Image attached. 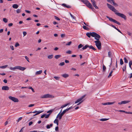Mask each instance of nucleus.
<instances>
[{"mask_svg":"<svg viewBox=\"0 0 132 132\" xmlns=\"http://www.w3.org/2000/svg\"><path fill=\"white\" fill-rule=\"evenodd\" d=\"M107 5L108 8L112 11L115 12V14L116 15L124 19L125 20H126L127 18L125 15L119 12H117L118 11V10H116L113 6L107 3Z\"/></svg>","mask_w":132,"mask_h":132,"instance_id":"f257e3e1","label":"nucleus"},{"mask_svg":"<svg viewBox=\"0 0 132 132\" xmlns=\"http://www.w3.org/2000/svg\"><path fill=\"white\" fill-rule=\"evenodd\" d=\"M26 69V68L22 67L20 66H17L12 68V67L10 68V69L11 70L15 71L16 69H18L21 71H24Z\"/></svg>","mask_w":132,"mask_h":132,"instance_id":"f03ea898","label":"nucleus"},{"mask_svg":"<svg viewBox=\"0 0 132 132\" xmlns=\"http://www.w3.org/2000/svg\"><path fill=\"white\" fill-rule=\"evenodd\" d=\"M94 43L98 49L101 50V44L100 41L99 40H96L94 41Z\"/></svg>","mask_w":132,"mask_h":132,"instance_id":"7ed1b4c3","label":"nucleus"},{"mask_svg":"<svg viewBox=\"0 0 132 132\" xmlns=\"http://www.w3.org/2000/svg\"><path fill=\"white\" fill-rule=\"evenodd\" d=\"M106 18H108L110 21L112 22L119 25H120L121 24V23L120 22L117 21L116 20L113 19L112 18L109 17L108 16H106Z\"/></svg>","mask_w":132,"mask_h":132,"instance_id":"20e7f679","label":"nucleus"},{"mask_svg":"<svg viewBox=\"0 0 132 132\" xmlns=\"http://www.w3.org/2000/svg\"><path fill=\"white\" fill-rule=\"evenodd\" d=\"M93 34L92 35L93 36L92 37H94L95 39L97 40H99L101 37V36L99 35L94 32H93Z\"/></svg>","mask_w":132,"mask_h":132,"instance_id":"39448f33","label":"nucleus"},{"mask_svg":"<svg viewBox=\"0 0 132 132\" xmlns=\"http://www.w3.org/2000/svg\"><path fill=\"white\" fill-rule=\"evenodd\" d=\"M54 97L53 95H50L48 94H47L44 95L41 97V98H53Z\"/></svg>","mask_w":132,"mask_h":132,"instance_id":"423d86ee","label":"nucleus"},{"mask_svg":"<svg viewBox=\"0 0 132 132\" xmlns=\"http://www.w3.org/2000/svg\"><path fill=\"white\" fill-rule=\"evenodd\" d=\"M9 98L15 102H19L18 99L15 97L10 96L9 97Z\"/></svg>","mask_w":132,"mask_h":132,"instance_id":"0eeeda50","label":"nucleus"},{"mask_svg":"<svg viewBox=\"0 0 132 132\" xmlns=\"http://www.w3.org/2000/svg\"><path fill=\"white\" fill-rule=\"evenodd\" d=\"M86 95H84L82 96L81 97L78 99L75 102V104L77 103L78 102H80L81 101H83V100H82L85 97Z\"/></svg>","mask_w":132,"mask_h":132,"instance_id":"6e6552de","label":"nucleus"},{"mask_svg":"<svg viewBox=\"0 0 132 132\" xmlns=\"http://www.w3.org/2000/svg\"><path fill=\"white\" fill-rule=\"evenodd\" d=\"M92 4L96 9H98V7L96 6V3L94 0H91Z\"/></svg>","mask_w":132,"mask_h":132,"instance_id":"1a4fd4ad","label":"nucleus"},{"mask_svg":"<svg viewBox=\"0 0 132 132\" xmlns=\"http://www.w3.org/2000/svg\"><path fill=\"white\" fill-rule=\"evenodd\" d=\"M63 115V114L62 113H59L57 115L56 118H58L60 120L61 119Z\"/></svg>","mask_w":132,"mask_h":132,"instance_id":"9d476101","label":"nucleus"},{"mask_svg":"<svg viewBox=\"0 0 132 132\" xmlns=\"http://www.w3.org/2000/svg\"><path fill=\"white\" fill-rule=\"evenodd\" d=\"M86 6L88 7L91 9L92 10L94 9V8L92 6V4L89 2H88V3L87 4Z\"/></svg>","mask_w":132,"mask_h":132,"instance_id":"9b49d317","label":"nucleus"},{"mask_svg":"<svg viewBox=\"0 0 132 132\" xmlns=\"http://www.w3.org/2000/svg\"><path fill=\"white\" fill-rule=\"evenodd\" d=\"M9 89V87L7 86H3L2 87V89L3 90H8Z\"/></svg>","mask_w":132,"mask_h":132,"instance_id":"f8f14e48","label":"nucleus"},{"mask_svg":"<svg viewBox=\"0 0 132 132\" xmlns=\"http://www.w3.org/2000/svg\"><path fill=\"white\" fill-rule=\"evenodd\" d=\"M93 32H90L89 33L87 32L86 34V35L88 37L90 38V36H91L92 37L93 36L92 35L93 34Z\"/></svg>","mask_w":132,"mask_h":132,"instance_id":"ddd939ff","label":"nucleus"},{"mask_svg":"<svg viewBox=\"0 0 132 132\" xmlns=\"http://www.w3.org/2000/svg\"><path fill=\"white\" fill-rule=\"evenodd\" d=\"M62 5L63 7H66L68 8H71V6L69 5H67L66 4L64 3L62 4Z\"/></svg>","mask_w":132,"mask_h":132,"instance_id":"4468645a","label":"nucleus"},{"mask_svg":"<svg viewBox=\"0 0 132 132\" xmlns=\"http://www.w3.org/2000/svg\"><path fill=\"white\" fill-rule=\"evenodd\" d=\"M81 1L83 3L86 5L88 3V1L87 0H81Z\"/></svg>","mask_w":132,"mask_h":132,"instance_id":"2eb2a0df","label":"nucleus"},{"mask_svg":"<svg viewBox=\"0 0 132 132\" xmlns=\"http://www.w3.org/2000/svg\"><path fill=\"white\" fill-rule=\"evenodd\" d=\"M90 45H86L85 46L83 47L82 48V49L84 50L87 48L88 47H89V48Z\"/></svg>","mask_w":132,"mask_h":132,"instance_id":"dca6fc26","label":"nucleus"},{"mask_svg":"<svg viewBox=\"0 0 132 132\" xmlns=\"http://www.w3.org/2000/svg\"><path fill=\"white\" fill-rule=\"evenodd\" d=\"M59 121L58 119H57V118H56L54 121V123L56 124L58 126L59 125Z\"/></svg>","mask_w":132,"mask_h":132,"instance_id":"f3484780","label":"nucleus"},{"mask_svg":"<svg viewBox=\"0 0 132 132\" xmlns=\"http://www.w3.org/2000/svg\"><path fill=\"white\" fill-rule=\"evenodd\" d=\"M63 77L66 78L67 77H69V75L68 74L66 73H65L63 74H62L61 75Z\"/></svg>","mask_w":132,"mask_h":132,"instance_id":"a211bd4d","label":"nucleus"},{"mask_svg":"<svg viewBox=\"0 0 132 132\" xmlns=\"http://www.w3.org/2000/svg\"><path fill=\"white\" fill-rule=\"evenodd\" d=\"M53 124L52 123L50 124L49 125H47L46 126V128L47 129H50V127H52L53 126Z\"/></svg>","mask_w":132,"mask_h":132,"instance_id":"6ab92c4d","label":"nucleus"},{"mask_svg":"<svg viewBox=\"0 0 132 132\" xmlns=\"http://www.w3.org/2000/svg\"><path fill=\"white\" fill-rule=\"evenodd\" d=\"M42 72V70H40L38 71H37L35 73V75H38L40 74Z\"/></svg>","mask_w":132,"mask_h":132,"instance_id":"aec40b11","label":"nucleus"},{"mask_svg":"<svg viewBox=\"0 0 132 132\" xmlns=\"http://www.w3.org/2000/svg\"><path fill=\"white\" fill-rule=\"evenodd\" d=\"M69 104V103H68L64 105H63L61 106V107H60V108L62 109L64 108L65 107L67 106H68V105Z\"/></svg>","mask_w":132,"mask_h":132,"instance_id":"412c9836","label":"nucleus"},{"mask_svg":"<svg viewBox=\"0 0 132 132\" xmlns=\"http://www.w3.org/2000/svg\"><path fill=\"white\" fill-rule=\"evenodd\" d=\"M126 65L125 64L123 66L122 68V70L123 72H124L125 71H126Z\"/></svg>","mask_w":132,"mask_h":132,"instance_id":"4be33fe9","label":"nucleus"},{"mask_svg":"<svg viewBox=\"0 0 132 132\" xmlns=\"http://www.w3.org/2000/svg\"><path fill=\"white\" fill-rule=\"evenodd\" d=\"M112 3H113V5L115 6H118V5L115 2L114 0H111Z\"/></svg>","mask_w":132,"mask_h":132,"instance_id":"5701e85b","label":"nucleus"},{"mask_svg":"<svg viewBox=\"0 0 132 132\" xmlns=\"http://www.w3.org/2000/svg\"><path fill=\"white\" fill-rule=\"evenodd\" d=\"M38 112H37V113H36L35 114H34L33 115V116H35L37 115L40 114V113L43 112V111H39Z\"/></svg>","mask_w":132,"mask_h":132,"instance_id":"b1692460","label":"nucleus"},{"mask_svg":"<svg viewBox=\"0 0 132 132\" xmlns=\"http://www.w3.org/2000/svg\"><path fill=\"white\" fill-rule=\"evenodd\" d=\"M18 7V5L16 4H14L12 6V7L14 9H17Z\"/></svg>","mask_w":132,"mask_h":132,"instance_id":"393cba45","label":"nucleus"},{"mask_svg":"<svg viewBox=\"0 0 132 132\" xmlns=\"http://www.w3.org/2000/svg\"><path fill=\"white\" fill-rule=\"evenodd\" d=\"M130 102L129 101H122V104H125L126 103H128Z\"/></svg>","mask_w":132,"mask_h":132,"instance_id":"a878e982","label":"nucleus"},{"mask_svg":"<svg viewBox=\"0 0 132 132\" xmlns=\"http://www.w3.org/2000/svg\"><path fill=\"white\" fill-rule=\"evenodd\" d=\"M61 55H55L54 56V57L55 59H58L61 57Z\"/></svg>","mask_w":132,"mask_h":132,"instance_id":"bb28decb","label":"nucleus"},{"mask_svg":"<svg viewBox=\"0 0 132 132\" xmlns=\"http://www.w3.org/2000/svg\"><path fill=\"white\" fill-rule=\"evenodd\" d=\"M89 49H92L94 51H95L96 50V49L92 45H90Z\"/></svg>","mask_w":132,"mask_h":132,"instance_id":"cd10ccee","label":"nucleus"},{"mask_svg":"<svg viewBox=\"0 0 132 132\" xmlns=\"http://www.w3.org/2000/svg\"><path fill=\"white\" fill-rule=\"evenodd\" d=\"M68 111L69 110L68 108H67L63 111L62 113L64 115L67 111Z\"/></svg>","mask_w":132,"mask_h":132,"instance_id":"c85d7f7f","label":"nucleus"},{"mask_svg":"<svg viewBox=\"0 0 132 132\" xmlns=\"http://www.w3.org/2000/svg\"><path fill=\"white\" fill-rule=\"evenodd\" d=\"M53 57V55H48L47 56V57L48 59H51Z\"/></svg>","mask_w":132,"mask_h":132,"instance_id":"c756f323","label":"nucleus"},{"mask_svg":"<svg viewBox=\"0 0 132 132\" xmlns=\"http://www.w3.org/2000/svg\"><path fill=\"white\" fill-rule=\"evenodd\" d=\"M106 69V67L104 65H103V72H104L105 71Z\"/></svg>","mask_w":132,"mask_h":132,"instance_id":"7c9ffc66","label":"nucleus"},{"mask_svg":"<svg viewBox=\"0 0 132 132\" xmlns=\"http://www.w3.org/2000/svg\"><path fill=\"white\" fill-rule=\"evenodd\" d=\"M8 66V65H4V66H2L0 67V68L2 69H4L5 68H6V67H7Z\"/></svg>","mask_w":132,"mask_h":132,"instance_id":"2f4dec72","label":"nucleus"},{"mask_svg":"<svg viewBox=\"0 0 132 132\" xmlns=\"http://www.w3.org/2000/svg\"><path fill=\"white\" fill-rule=\"evenodd\" d=\"M131 65H132V61H130L129 62V65L130 68H131V69H132L131 67Z\"/></svg>","mask_w":132,"mask_h":132,"instance_id":"473e14b6","label":"nucleus"},{"mask_svg":"<svg viewBox=\"0 0 132 132\" xmlns=\"http://www.w3.org/2000/svg\"><path fill=\"white\" fill-rule=\"evenodd\" d=\"M113 72V70H112L111 72H110V73L109 75H108V78H110L111 76H112V72Z\"/></svg>","mask_w":132,"mask_h":132,"instance_id":"72a5a7b5","label":"nucleus"},{"mask_svg":"<svg viewBox=\"0 0 132 132\" xmlns=\"http://www.w3.org/2000/svg\"><path fill=\"white\" fill-rule=\"evenodd\" d=\"M108 119H101L100 120L101 121H105L108 120Z\"/></svg>","mask_w":132,"mask_h":132,"instance_id":"f704fd0d","label":"nucleus"},{"mask_svg":"<svg viewBox=\"0 0 132 132\" xmlns=\"http://www.w3.org/2000/svg\"><path fill=\"white\" fill-rule=\"evenodd\" d=\"M123 63V61L122 59H121L120 60V64L121 65H122Z\"/></svg>","mask_w":132,"mask_h":132,"instance_id":"c9c22d12","label":"nucleus"},{"mask_svg":"<svg viewBox=\"0 0 132 132\" xmlns=\"http://www.w3.org/2000/svg\"><path fill=\"white\" fill-rule=\"evenodd\" d=\"M83 28L84 29L86 30H88L89 29L88 28L85 26H84L83 27Z\"/></svg>","mask_w":132,"mask_h":132,"instance_id":"e433bc0d","label":"nucleus"},{"mask_svg":"<svg viewBox=\"0 0 132 132\" xmlns=\"http://www.w3.org/2000/svg\"><path fill=\"white\" fill-rule=\"evenodd\" d=\"M3 21L5 23H6L7 22V20L6 18H3Z\"/></svg>","mask_w":132,"mask_h":132,"instance_id":"4c0bfd02","label":"nucleus"},{"mask_svg":"<svg viewBox=\"0 0 132 132\" xmlns=\"http://www.w3.org/2000/svg\"><path fill=\"white\" fill-rule=\"evenodd\" d=\"M124 62L126 63H128V61L126 57L124 58Z\"/></svg>","mask_w":132,"mask_h":132,"instance_id":"58836bf2","label":"nucleus"},{"mask_svg":"<svg viewBox=\"0 0 132 132\" xmlns=\"http://www.w3.org/2000/svg\"><path fill=\"white\" fill-rule=\"evenodd\" d=\"M115 103V102H108V105H111V104H114Z\"/></svg>","mask_w":132,"mask_h":132,"instance_id":"ea45409f","label":"nucleus"},{"mask_svg":"<svg viewBox=\"0 0 132 132\" xmlns=\"http://www.w3.org/2000/svg\"><path fill=\"white\" fill-rule=\"evenodd\" d=\"M28 88L30 89H31L33 92H35L34 89L31 87H29Z\"/></svg>","mask_w":132,"mask_h":132,"instance_id":"a19ab883","label":"nucleus"},{"mask_svg":"<svg viewBox=\"0 0 132 132\" xmlns=\"http://www.w3.org/2000/svg\"><path fill=\"white\" fill-rule=\"evenodd\" d=\"M72 43V42L71 41H70L68 42V43H67L66 44V45H70Z\"/></svg>","mask_w":132,"mask_h":132,"instance_id":"79ce46f5","label":"nucleus"},{"mask_svg":"<svg viewBox=\"0 0 132 132\" xmlns=\"http://www.w3.org/2000/svg\"><path fill=\"white\" fill-rule=\"evenodd\" d=\"M21 11L20 10V9H18L16 11V12L17 13H20L21 12Z\"/></svg>","mask_w":132,"mask_h":132,"instance_id":"37998d69","label":"nucleus"},{"mask_svg":"<svg viewBox=\"0 0 132 132\" xmlns=\"http://www.w3.org/2000/svg\"><path fill=\"white\" fill-rule=\"evenodd\" d=\"M54 78L56 80H59V79L60 77H58L55 76Z\"/></svg>","mask_w":132,"mask_h":132,"instance_id":"c03bdc74","label":"nucleus"},{"mask_svg":"<svg viewBox=\"0 0 132 132\" xmlns=\"http://www.w3.org/2000/svg\"><path fill=\"white\" fill-rule=\"evenodd\" d=\"M70 15L72 17L73 19H74L75 20H76L75 19L76 18L75 17L72 15L70 13Z\"/></svg>","mask_w":132,"mask_h":132,"instance_id":"a18cd8bd","label":"nucleus"},{"mask_svg":"<svg viewBox=\"0 0 132 132\" xmlns=\"http://www.w3.org/2000/svg\"><path fill=\"white\" fill-rule=\"evenodd\" d=\"M54 110L53 109H52V110H51L48 111L47 112V113H51L53 111V110Z\"/></svg>","mask_w":132,"mask_h":132,"instance_id":"49530a36","label":"nucleus"},{"mask_svg":"<svg viewBox=\"0 0 132 132\" xmlns=\"http://www.w3.org/2000/svg\"><path fill=\"white\" fill-rule=\"evenodd\" d=\"M83 46V45H82L81 44H79L78 46V48L79 49L80 48H81Z\"/></svg>","mask_w":132,"mask_h":132,"instance_id":"de8ad7c7","label":"nucleus"},{"mask_svg":"<svg viewBox=\"0 0 132 132\" xmlns=\"http://www.w3.org/2000/svg\"><path fill=\"white\" fill-rule=\"evenodd\" d=\"M72 52L70 50H69L66 52V53L68 54H71V53Z\"/></svg>","mask_w":132,"mask_h":132,"instance_id":"09e8293b","label":"nucleus"},{"mask_svg":"<svg viewBox=\"0 0 132 132\" xmlns=\"http://www.w3.org/2000/svg\"><path fill=\"white\" fill-rule=\"evenodd\" d=\"M25 58L27 60V61L28 62H30L29 61V58L26 56H25Z\"/></svg>","mask_w":132,"mask_h":132,"instance_id":"8fccbe9b","label":"nucleus"},{"mask_svg":"<svg viewBox=\"0 0 132 132\" xmlns=\"http://www.w3.org/2000/svg\"><path fill=\"white\" fill-rule=\"evenodd\" d=\"M111 52L110 51H109L108 53V55L109 57H110L111 56Z\"/></svg>","mask_w":132,"mask_h":132,"instance_id":"3c124183","label":"nucleus"},{"mask_svg":"<svg viewBox=\"0 0 132 132\" xmlns=\"http://www.w3.org/2000/svg\"><path fill=\"white\" fill-rule=\"evenodd\" d=\"M54 17L55 19L58 20H60V19H59L58 17L55 16H54Z\"/></svg>","mask_w":132,"mask_h":132,"instance_id":"603ef678","label":"nucleus"},{"mask_svg":"<svg viewBox=\"0 0 132 132\" xmlns=\"http://www.w3.org/2000/svg\"><path fill=\"white\" fill-rule=\"evenodd\" d=\"M64 64L65 63L64 62H62L60 63V64H59V65L61 66H63L64 65Z\"/></svg>","mask_w":132,"mask_h":132,"instance_id":"864d4df0","label":"nucleus"},{"mask_svg":"<svg viewBox=\"0 0 132 132\" xmlns=\"http://www.w3.org/2000/svg\"><path fill=\"white\" fill-rule=\"evenodd\" d=\"M20 97L21 98H26V96L25 95H21L20 96Z\"/></svg>","mask_w":132,"mask_h":132,"instance_id":"5fc2aeb1","label":"nucleus"},{"mask_svg":"<svg viewBox=\"0 0 132 132\" xmlns=\"http://www.w3.org/2000/svg\"><path fill=\"white\" fill-rule=\"evenodd\" d=\"M19 46V44L18 43H16L15 45V47H17V46Z\"/></svg>","mask_w":132,"mask_h":132,"instance_id":"6e6d98bb","label":"nucleus"},{"mask_svg":"<svg viewBox=\"0 0 132 132\" xmlns=\"http://www.w3.org/2000/svg\"><path fill=\"white\" fill-rule=\"evenodd\" d=\"M59 130V127L58 126H57L55 128V130L56 131H58Z\"/></svg>","mask_w":132,"mask_h":132,"instance_id":"4d7b16f0","label":"nucleus"},{"mask_svg":"<svg viewBox=\"0 0 132 132\" xmlns=\"http://www.w3.org/2000/svg\"><path fill=\"white\" fill-rule=\"evenodd\" d=\"M34 104H31L29 105L28 107H30L34 106Z\"/></svg>","mask_w":132,"mask_h":132,"instance_id":"13d9d810","label":"nucleus"},{"mask_svg":"<svg viewBox=\"0 0 132 132\" xmlns=\"http://www.w3.org/2000/svg\"><path fill=\"white\" fill-rule=\"evenodd\" d=\"M10 47L12 50H14V47L13 46H10Z\"/></svg>","mask_w":132,"mask_h":132,"instance_id":"bf43d9fd","label":"nucleus"},{"mask_svg":"<svg viewBox=\"0 0 132 132\" xmlns=\"http://www.w3.org/2000/svg\"><path fill=\"white\" fill-rule=\"evenodd\" d=\"M46 114H44L42 115L41 116V118H44L45 117V116H46Z\"/></svg>","mask_w":132,"mask_h":132,"instance_id":"052dcab7","label":"nucleus"},{"mask_svg":"<svg viewBox=\"0 0 132 132\" xmlns=\"http://www.w3.org/2000/svg\"><path fill=\"white\" fill-rule=\"evenodd\" d=\"M23 36H25L27 34V32H26L24 31L23 32Z\"/></svg>","mask_w":132,"mask_h":132,"instance_id":"680f3d73","label":"nucleus"},{"mask_svg":"<svg viewBox=\"0 0 132 132\" xmlns=\"http://www.w3.org/2000/svg\"><path fill=\"white\" fill-rule=\"evenodd\" d=\"M22 119V117H20L17 120V122H19V121L20 120H21Z\"/></svg>","mask_w":132,"mask_h":132,"instance_id":"e2e57ef3","label":"nucleus"},{"mask_svg":"<svg viewBox=\"0 0 132 132\" xmlns=\"http://www.w3.org/2000/svg\"><path fill=\"white\" fill-rule=\"evenodd\" d=\"M111 26L112 27H113V28H114V29H116V30H117V29L116 27L115 26H114L113 25H111Z\"/></svg>","mask_w":132,"mask_h":132,"instance_id":"0e129e2a","label":"nucleus"},{"mask_svg":"<svg viewBox=\"0 0 132 132\" xmlns=\"http://www.w3.org/2000/svg\"><path fill=\"white\" fill-rule=\"evenodd\" d=\"M13 25V24L12 23H10L8 25L9 26L11 27Z\"/></svg>","mask_w":132,"mask_h":132,"instance_id":"69168bd1","label":"nucleus"},{"mask_svg":"<svg viewBox=\"0 0 132 132\" xmlns=\"http://www.w3.org/2000/svg\"><path fill=\"white\" fill-rule=\"evenodd\" d=\"M33 123V122L32 121L30 122L29 123V126H30Z\"/></svg>","mask_w":132,"mask_h":132,"instance_id":"338daca9","label":"nucleus"},{"mask_svg":"<svg viewBox=\"0 0 132 132\" xmlns=\"http://www.w3.org/2000/svg\"><path fill=\"white\" fill-rule=\"evenodd\" d=\"M61 37L62 38L64 37L65 36L64 34H62L61 35Z\"/></svg>","mask_w":132,"mask_h":132,"instance_id":"774afa93","label":"nucleus"}]
</instances>
